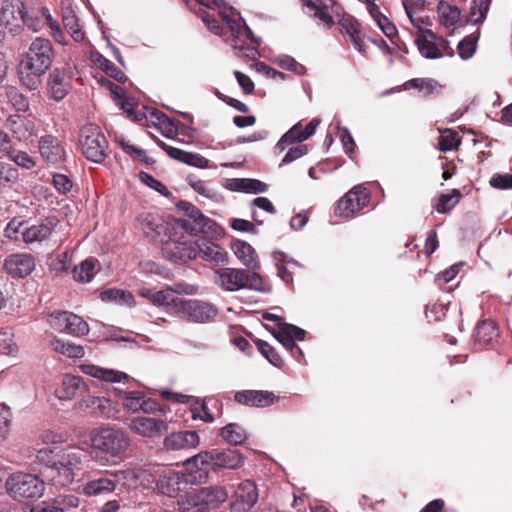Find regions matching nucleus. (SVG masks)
Listing matches in <instances>:
<instances>
[{"label": "nucleus", "mask_w": 512, "mask_h": 512, "mask_svg": "<svg viewBox=\"0 0 512 512\" xmlns=\"http://www.w3.org/2000/svg\"><path fill=\"white\" fill-rule=\"evenodd\" d=\"M6 156L16 165L25 169H32L36 165L34 159L27 152L16 150L13 147Z\"/></svg>", "instance_id": "3c124183"}, {"label": "nucleus", "mask_w": 512, "mask_h": 512, "mask_svg": "<svg viewBox=\"0 0 512 512\" xmlns=\"http://www.w3.org/2000/svg\"><path fill=\"white\" fill-rule=\"evenodd\" d=\"M48 12L49 11L39 3V0H32L24 14L22 26H26L34 32L40 31L46 26V16Z\"/></svg>", "instance_id": "bb28decb"}, {"label": "nucleus", "mask_w": 512, "mask_h": 512, "mask_svg": "<svg viewBox=\"0 0 512 512\" xmlns=\"http://www.w3.org/2000/svg\"><path fill=\"white\" fill-rule=\"evenodd\" d=\"M234 399L242 405L264 408L278 399L273 392L264 390H242L235 393Z\"/></svg>", "instance_id": "6ab92c4d"}, {"label": "nucleus", "mask_w": 512, "mask_h": 512, "mask_svg": "<svg viewBox=\"0 0 512 512\" xmlns=\"http://www.w3.org/2000/svg\"><path fill=\"white\" fill-rule=\"evenodd\" d=\"M460 196L457 189H453L451 194H441L435 209L441 214L448 213L459 202Z\"/></svg>", "instance_id": "09e8293b"}, {"label": "nucleus", "mask_w": 512, "mask_h": 512, "mask_svg": "<svg viewBox=\"0 0 512 512\" xmlns=\"http://www.w3.org/2000/svg\"><path fill=\"white\" fill-rule=\"evenodd\" d=\"M119 414V409L115 403L106 397H100L96 407L95 415L104 419H116Z\"/></svg>", "instance_id": "49530a36"}, {"label": "nucleus", "mask_w": 512, "mask_h": 512, "mask_svg": "<svg viewBox=\"0 0 512 512\" xmlns=\"http://www.w3.org/2000/svg\"><path fill=\"white\" fill-rule=\"evenodd\" d=\"M18 178V171L11 164L0 161V187L12 183Z\"/></svg>", "instance_id": "e2e57ef3"}, {"label": "nucleus", "mask_w": 512, "mask_h": 512, "mask_svg": "<svg viewBox=\"0 0 512 512\" xmlns=\"http://www.w3.org/2000/svg\"><path fill=\"white\" fill-rule=\"evenodd\" d=\"M220 435L230 445H240L247 439L246 431L236 423H229L224 426Z\"/></svg>", "instance_id": "c9c22d12"}, {"label": "nucleus", "mask_w": 512, "mask_h": 512, "mask_svg": "<svg viewBox=\"0 0 512 512\" xmlns=\"http://www.w3.org/2000/svg\"><path fill=\"white\" fill-rule=\"evenodd\" d=\"M476 47H477L476 39L472 36H466L463 40H461L458 43L457 49H458L459 56L463 60L470 59L474 55V53L476 51Z\"/></svg>", "instance_id": "bf43d9fd"}, {"label": "nucleus", "mask_w": 512, "mask_h": 512, "mask_svg": "<svg viewBox=\"0 0 512 512\" xmlns=\"http://www.w3.org/2000/svg\"><path fill=\"white\" fill-rule=\"evenodd\" d=\"M228 498L224 487H205L179 503L181 512H208Z\"/></svg>", "instance_id": "6e6552de"}, {"label": "nucleus", "mask_w": 512, "mask_h": 512, "mask_svg": "<svg viewBox=\"0 0 512 512\" xmlns=\"http://www.w3.org/2000/svg\"><path fill=\"white\" fill-rule=\"evenodd\" d=\"M211 238H202L195 241L197 256L203 260L214 262L216 264L224 263L227 259V253L224 248L214 243Z\"/></svg>", "instance_id": "393cba45"}, {"label": "nucleus", "mask_w": 512, "mask_h": 512, "mask_svg": "<svg viewBox=\"0 0 512 512\" xmlns=\"http://www.w3.org/2000/svg\"><path fill=\"white\" fill-rule=\"evenodd\" d=\"M138 227L151 239L158 238L166 231L162 218L151 213H144L138 217Z\"/></svg>", "instance_id": "c756f323"}, {"label": "nucleus", "mask_w": 512, "mask_h": 512, "mask_svg": "<svg viewBox=\"0 0 512 512\" xmlns=\"http://www.w3.org/2000/svg\"><path fill=\"white\" fill-rule=\"evenodd\" d=\"M100 298L105 302H114L119 305L132 307L135 305V299L131 292L121 289H108L101 293Z\"/></svg>", "instance_id": "f704fd0d"}, {"label": "nucleus", "mask_w": 512, "mask_h": 512, "mask_svg": "<svg viewBox=\"0 0 512 512\" xmlns=\"http://www.w3.org/2000/svg\"><path fill=\"white\" fill-rule=\"evenodd\" d=\"M195 477L182 471H168L160 476L156 486L164 495L176 497L180 492L184 491L189 484L194 483Z\"/></svg>", "instance_id": "2eb2a0df"}, {"label": "nucleus", "mask_w": 512, "mask_h": 512, "mask_svg": "<svg viewBox=\"0 0 512 512\" xmlns=\"http://www.w3.org/2000/svg\"><path fill=\"white\" fill-rule=\"evenodd\" d=\"M405 87L424 91L426 95L432 94L438 87L437 81L428 78H413L405 83Z\"/></svg>", "instance_id": "864d4df0"}, {"label": "nucleus", "mask_w": 512, "mask_h": 512, "mask_svg": "<svg viewBox=\"0 0 512 512\" xmlns=\"http://www.w3.org/2000/svg\"><path fill=\"white\" fill-rule=\"evenodd\" d=\"M56 504L61 508V512H67L79 506V498L75 495H59L55 498Z\"/></svg>", "instance_id": "774afa93"}, {"label": "nucleus", "mask_w": 512, "mask_h": 512, "mask_svg": "<svg viewBox=\"0 0 512 512\" xmlns=\"http://www.w3.org/2000/svg\"><path fill=\"white\" fill-rule=\"evenodd\" d=\"M12 413L4 403H0V443L5 441L10 432Z\"/></svg>", "instance_id": "6e6d98bb"}, {"label": "nucleus", "mask_w": 512, "mask_h": 512, "mask_svg": "<svg viewBox=\"0 0 512 512\" xmlns=\"http://www.w3.org/2000/svg\"><path fill=\"white\" fill-rule=\"evenodd\" d=\"M158 146L164 150L169 157L179 162L198 168L208 167V160L199 153L187 152L179 148L167 145L163 141H158Z\"/></svg>", "instance_id": "a878e982"}, {"label": "nucleus", "mask_w": 512, "mask_h": 512, "mask_svg": "<svg viewBox=\"0 0 512 512\" xmlns=\"http://www.w3.org/2000/svg\"><path fill=\"white\" fill-rule=\"evenodd\" d=\"M256 346L262 356H264L272 365L281 368L284 364L282 358L269 343L263 340H257Z\"/></svg>", "instance_id": "de8ad7c7"}, {"label": "nucleus", "mask_w": 512, "mask_h": 512, "mask_svg": "<svg viewBox=\"0 0 512 512\" xmlns=\"http://www.w3.org/2000/svg\"><path fill=\"white\" fill-rule=\"evenodd\" d=\"M276 339L288 350L292 353L294 357L302 356V350L295 343L293 338L283 330L281 327L277 330Z\"/></svg>", "instance_id": "4d7b16f0"}, {"label": "nucleus", "mask_w": 512, "mask_h": 512, "mask_svg": "<svg viewBox=\"0 0 512 512\" xmlns=\"http://www.w3.org/2000/svg\"><path fill=\"white\" fill-rule=\"evenodd\" d=\"M178 209L183 212V217L177 220V224L190 235H202L211 239H218L223 235L222 228L193 204L180 201Z\"/></svg>", "instance_id": "20e7f679"}, {"label": "nucleus", "mask_w": 512, "mask_h": 512, "mask_svg": "<svg viewBox=\"0 0 512 512\" xmlns=\"http://www.w3.org/2000/svg\"><path fill=\"white\" fill-rule=\"evenodd\" d=\"M343 28L345 29L346 33L348 34L350 41L352 42L354 48L362 55H366L367 46L361 37L359 23L350 22L348 24H343Z\"/></svg>", "instance_id": "a19ab883"}, {"label": "nucleus", "mask_w": 512, "mask_h": 512, "mask_svg": "<svg viewBox=\"0 0 512 512\" xmlns=\"http://www.w3.org/2000/svg\"><path fill=\"white\" fill-rule=\"evenodd\" d=\"M304 140H306V138H304L303 127L300 123H297L280 138L276 144V149L282 152L288 145L301 143Z\"/></svg>", "instance_id": "58836bf2"}, {"label": "nucleus", "mask_w": 512, "mask_h": 512, "mask_svg": "<svg viewBox=\"0 0 512 512\" xmlns=\"http://www.w3.org/2000/svg\"><path fill=\"white\" fill-rule=\"evenodd\" d=\"M88 332V324L80 316L73 313L72 317L68 321L67 330L65 333L81 336L86 335Z\"/></svg>", "instance_id": "5fc2aeb1"}, {"label": "nucleus", "mask_w": 512, "mask_h": 512, "mask_svg": "<svg viewBox=\"0 0 512 512\" xmlns=\"http://www.w3.org/2000/svg\"><path fill=\"white\" fill-rule=\"evenodd\" d=\"M369 200L370 194L367 189L357 185L339 200L335 213L344 218L353 217L356 212L367 206Z\"/></svg>", "instance_id": "4468645a"}, {"label": "nucleus", "mask_w": 512, "mask_h": 512, "mask_svg": "<svg viewBox=\"0 0 512 512\" xmlns=\"http://www.w3.org/2000/svg\"><path fill=\"white\" fill-rule=\"evenodd\" d=\"M44 480L29 473H14L5 481L7 493L17 501L38 499L44 493Z\"/></svg>", "instance_id": "0eeeda50"}, {"label": "nucleus", "mask_w": 512, "mask_h": 512, "mask_svg": "<svg viewBox=\"0 0 512 512\" xmlns=\"http://www.w3.org/2000/svg\"><path fill=\"white\" fill-rule=\"evenodd\" d=\"M232 249L236 257L243 265L248 267L249 270L255 271L260 268L256 251L249 243L238 240L232 245Z\"/></svg>", "instance_id": "7c9ffc66"}, {"label": "nucleus", "mask_w": 512, "mask_h": 512, "mask_svg": "<svg viewBox=\"0 0 512 512\" xmlns=\"http://www.w3.org/2000/svg\"><path fill=\"white\" fill-rule=\"evenodd\" d=\"M144 393L139 391L123 392V407L131 413H136L142 408L141 401Z\"/></svg>", "instance_id": "8fccbe9b"}, {"label": "nucleus", "mask_w": 512, "mask_h": 512, "mask_svg": "<svg viewBox=\"0 0 512 512\" xmlns=\"http://www.w3.org/2000/svg\"><path fill=\"white\" fill-rule=\"evenodd\" d=\"M95 261L93 259L84 260L73 270L74 279L78 282L88 283L94 277Z\"/></svg>", "instance_id": "a18cd8bd"}, {"label": "nucleus", "mask_w": 512, "mask_h": 512, "mask_svg": "<svg viewBox=\"0 0 512 512\" xmlns=\"http://www.w3.org/2000/svg\"><path fill=\"white\" fill-rule=\"evenodd\" d=\"M200 439L195 431H178L167 435L164 438L163 445L168 451H180L196 448Z\"/></svg>", "instance_id": "aec40b11"}, {"label": "nucleus", "mask_w": 512, "mask_h": 512, "mask_svg": "<svg viewBox=\"0 0 512 512\" xmlns=\"http://www.w3.org/2000/svg\"><path fill=\"white\" fill-rule=\"evenodd\" d=\"M201 5L208 8H220L222 9L219 13L222 19L226 22L232 35L235 38L246 37L251 40L255 45H260L261 39L256 37L251 29L246 25L244 19L239 13L235 12L232 8L227 9L224 7L223 0H197Z\"/></svg>", "instance_id": "9d476101"}, {"label": "nucleus", "mask_w": 512, "mask_h": 512, "mask_svg": "<svg viewBox=\"0 0 512 512\" xmlns=\"http://www.w3.org/2000/svg\"><path fill=\"white\" fill-rule=\"evenodd\" d=\"M39 151L42 158L49 164H58L65 159L64 148L58 139L52 135H45L40 138Z\"/></svg>", "instance_id": "5701e85b"}, {"label": "nucleus", "mask_w": 512, "mask_h": 512, "mask_svg": "<svg viewBox=\"0 0 512 512\" xmlns=\"http://www.w3.org/2000/svg\"><path fill=\"white\" fill-rule=\"evenodd\" d=\"M416 13L417 12H411L410 14H407L412 25L421 32V35L427 34L431 38H436L435 34L431 30L425 29V27L431 25L429 18L417 16Z\"/></svg>", "instance_id": "680f3d73"}, {"label": "nucleus", "mask_w": 512, "mask_h": 512, "mask_svg": "<svg viewBox=\"0 0 512 512\" xmlns=\"http://www.w3.org/2000/svg\"><path fill=\"white\" fill-rule=\"evenodd\" d=\"M72 312L68 311H53L46 314L47 322L55 331L65 333L67 324L72 317Z\"/></svg>", "instance_id": "79ce46f5"}, {"label": "nucleus", "mask_w": 512, "mask_h": 512, "mask_svg": "<svg viewBox=\"0 0 512 512\" xmlns=\"http://www.w3.org/2000/svg\"><path fill=\"white\" fill-rule=\"evenodd\" d=\"M82 491L83 494L89 497L106 495L115 491V483L112 481V477L105 474L104 476L86 482Z\"/></svg>", "instance_id": "2f4dec72"}, {"label": "nucleus", "mask_w": 512, "mask_h": 512, "mask_svg": "<svg viewBox=\"0 0 512 512\" xmlns=\"http://www.w3.org/2000/svg\"><path fill=\"white\" fill-rule=\"evenodd\" d=\"M80 143L82 152L88 160L94 163L105 160L108 142L97 125L90 124L81 130Z\"/></svg>", "instance_id": "1a4fd4ad"}, {"label": "nucleus", "mask_w": 512, "mask_h": 512, "mask_svg": "<svg viewBox=\"0 0 512 512\" xmlns=\"http://www.w3.org/2000/svg\"><path fill=\"white\" fill-rule=\"evenodd\" d=\"M191 413L193 419H200L206 423H211L215 419L204 401L196 400L195 405L191 408Z\"/></svg>", "instance_id": "052dcab7"}, {"label": "nucleus", "mask_w": 512, "mask_h": 512, "mask_svg": "<svg viewBox=\"0 0 512 512\" xmlns=\"http://www.w3.org/2000/svg\"><path fill=\"white\" fill-rule=\"evenodd\" d=\"M489 183L495 189H512V174H494Z\"/></svg>", "instance_id": "338daca9"}, {"label": "nucleus", "mask_w": 512, "mask_h": 512, "mask_svg": "<svg viewBox=\"0 0 512 512\" xmlns=\"http://www.w3.org/2000/svg\"><path fill=\"white\" fill-rule=\"evenodd\" d=\"M301 2L303 7L307 9V12L311 13L314 18L318 19L324 25L329 27L333 24V17L328 10L330 6L317 5L314 0H301Z\"/></svg>", "instance_id": "4c0bfd02"}, {"label": "nucleus", "mask_w": 512, "mask_h": 512, "mask_svg": "<svg viewBox=\"0 0 512 512\" xmlns=\"http://www.w3.org/2000/svg\"><path fill=\"white\" fill-rule=\"evenodd\" d=\"M420 54L427 59H438L443 56L442 50L439 46L431 40H428L425 35H419L415 40Z\"/></svg>", "instance_id": "ea45409f"}, {"label": "nucleus", "mask_w": 512, "mask_h": 512, "mask_svg": "<svg viewBox=\"0 0 512 512\" xmlns=\"http://www.w3.org/2000/svg\"><path fill=\"white\" fill-rule=\"evenodd\" d=\"M165 257L174 263H185L197 257L195 242L189 241L185 236L169 238L163 243Z\"/></svg>", "instance_id": "f8f14e48"}, {"label": "nucleus", "mask_w": 512, "mask_h": 512, "mask_svg": "<svg viewBox=\"0 0 512 512\" xmlns=\"http://www.w3.org/2000/svg\"><path fill=\"white\" fill-rule=\"evenodd\" d=\"M63 24L65 29L70 33L71 37L76 42H81L84 40V32L81 30L78 24V19L72 10L64 12Z\"/></svg>", "instance_id": "37998d69"}, {"label": "nucleus", "mask_w": 512, "mask_h": 512, "mask_svg": "<svg viewBox=\"0 0 512 512\" xmlns=\"http://www.w3.org/2000/svg\"><path fill=\"white\" fill-rule=\"evenodd\" d=\"M138 294L157 306L168 305L171 301V293L167 290L154 291L149 288H141L138 290Z\"/></svg>", "instance_id": "c03bdc74"}, {"label": "nucleus", "mask_w": 512, "mask_h": 512, "mask_svg": "<svg viewBox=\"0 0 512 512\" xmlns=\"http://www.w3.org/2000/svg\"><path fill=\"white\" fill-rule=\"evenodd\" d=\"M498 336L499 332L495 322L484 320L476 327L475 345L482 349L484 346L491 344Z\"/></svg>", "instance_id": "72a5a7b5"}, {"label": "nucleus", "mask_w": 512, "mask_h": 512, "mask_svg": "<svg viewBox=\"0 0 512 512\" xmlns=\"http://www.w3.org/2000/svg\"><path fill=\"white\" fill-rule=\"evenodd\" d=\"M93 459L100 466L116 463L126 454L130 446V437L123 429L116 426H104L91 432Z\"/></svg>", "instance_id": "f03ea898"}, {"label": "nucleus", "mask_w": 512, "mask_h": 512, "mask_svg": "<svg viewBox=\"0 0 512 512\" xmlns=\"http://www.w3.org/2000/svg\"><path fill=\"white\" fill-rule=\"evenodd\" d=\"M106 475L112 477L115 483V490L118 486L123 488L135 487L141 475V470L137 468H125L114 471H106Z\"/></svg>", "instance_id": "473e14b6"}, {"label": "nucleus", "mask_w": 512, "mask_h": 512, "mask_svg": "<svg viewBox=\"0 0 512 512\" xmlns=\"http://www.w3.org/2000/svg\"><path fill=\"white\" fill-rule=\"evenodd\" d=\"M5 269L14 278H25L35 269V259L31 254L18 253L6 258Z\"/></svg>", "instance_id": "a211bd4d"}, {"label": "nucleus", "mask_w": 512, "mask_h": 512, "mask_svg": "<svg viewBox=\"0 0 512 512\" xmlns=\"http://www.w3.org/2000/svg\"><path fill=\"white\" fill-rule=\"evenodd\" d=\"M53 57V47L48 39L39 37L33 40L19 63L21 83L30 91L36 90L41 84V77L51 67Z\"/></svg>", "instance_id": "f257e3e1"}, {"label": "nucleus", "mask_w": 512, "mask_h": 512, "mask_svg": "<svg viewBox=\"0 0 512 512\" xmlns=\"http://www.w3.org/2000/svg\"><path fill=\"white\" fill-rule=\"evenodd\" d=\"M9 101L17 111H26L29 108L28 99L15 88H11L7 92Z\"/></svg>", "instance_id": "0e129e2a"}, {"label": "nucleus", "mask_w": 512, "mask_h": 512, "mask_svg": "<svg viewBox=\"0 0 512 512\" xmlns=\"http://www.w3.org/2000/svg\"><path fill=\"white\" fill-rule=\"evenodd\" d=\"M86 391L87 386L80 376L65 375L56 395L60 400H71Z\"/></svg>", "instance_id": "cd10ccee"}, {"label": "nucleus", "mask_w": 512, "mask_h": 512, "mask_svg": "<svg viewBox=\"0 0 512 512\" xmlns=\"http://www.w3.org/2000/svg\"><path fill=\"white\" fill-rule=\"evenodd\" d=\"M80 368L84 374L105 382L119 383L128 379V375L124 372L102 368L93 364H83Z\"/></svg>", "instance_id": "c85d7f7f"}, {"label": "nucleus", "mask_w": 512, "mask_h": 512, "mask_svg": "<svg viewBox=\"0 0 512 512\" xmlns=\"http://www.w3.org/2000/svg\"><path fill=\"white\" fill-rule=\"evenodd\" d=\"M215 282L225 291L234 292L249 289L258 292H268L262 277L249 269L220 268L215 272Z\"/></svg>", "instance_id": "39448f33"}, {"label": "nucleus", "mask_w": 512, "mask_h": 512, "mask_svg": "<svg viewBox=\"0 0 512 512\" xmlns=\"http://www.w3.org/2000/svg\"><path fill=\"white\" fill-rule=\"evenodd\" d=\"M57 224L54 217L46 218L45 221L33 224L21 231L23 241L26 244L42 242L46 240L53 232Z\"/></svg>", "instance_id": "4be33fe9"}, {"label": "nucleus", "mask_w": 512, "mask_h": 512, "mask_svg": "<svg viewBox=\"0 0 512 512\" xmlns=\"http://www.w3.org/2000/svg\"><path fill=\"white\" fill-rule=\"evenodd\" d=\"M68 252H62L49 259L48 265L50 269L56 273H61L68 270Z\"/></svg>", "instance_id": "69168bd1"}, {"label": "nucleus", "mask_w": 512, "mask_h": 512, "mask_svg": "<svg viewBox=\"0 0 512 512\" xmlns=\"http://www.w3.org/2000/svg\"><path fill=\"white\" fill-rule=\"evenodd\" d=\"M459 144L458 134L450 129L444 130L439 138L438 147L446 152L454 149Z\"/></svg>", "instance_id": "13d9d810"}, {"label": "nucleus", "mask_w": 512, "mask_h": 512, "mask_svg": "<svg viewBox=\"0 0 512 512\" xmlns=\"http://www.w3.org/2000/svg\"><path fill=\"white\" fill-rule=\"evenodd\" d=\"M5 125L13 137L19 141H27L35 135L33 121L24 116L18 114L10 115L6 119Z\"/></svg>", "instance_id": "b1692460"}, {"label": "nucleus", "mask_w": 512, "mask_h": 512, "mask_svg": "<svg viewBox=\"0 0 512 512\" xmlns=\"http://www.w3.org/2000/svg\"><path fill=\"white\" fill-rule=\"evenodd\" d=\"M57 459L47 464L41 471L44 484L56 488L67 487L75 479V471L80 470L85 459V452L78 447H67L57 454Z\"/></svg>", "instance_id": "7ed1b4c3"}, {"label": "nucleus", "mask_w": 512, "mask_h": 512, "mask_svg": "<svg viewBox=\"0 0 512 512\" xmlns=\"http://www.w3.org/2000/svg\"><path fill=\"white\" fill-rule=\"evenodd\" d=\"M437 10L440 17V22L446 26H454L460 19V9L445 1H440L437 5Z\"/></svg>", "instance_id": "e433bc0d"}, {"label": "nucleus", "mask_w": 512, "mask_h": 512, "mask_svg": "<svg viewBox=\"0 0 512 512\" xmlns=\"http://www.w3.org/2000/svg\"><path fill=\"white\" fill-rule=\"evenodd\" d=\"M48 92L51 98L60 101L68 94L71 83L70 78L64 68H54L47 82Z\"/></svg>", "instance_id": "412c9836"}, {"label": "nucleus", "mask_w": 512, "mask_h": 512, "mask_svg": "<svg viewBox=\"0 0 512 512\" xmlns=\"http://www.w3.org/2000/svg\"><path fill=\"white\" fill-rule=\"evenodd\" d=\"M258 500V492L254 482L245 480L235 490L234 501L231 505L232 512H247Z\"/></svg>", "instance_id": "f3484780"}, {"label": "nucleus", "mask_w": 512, "mask_h": 512, "mask_svg": "<svg viewBox=\"0 0 512 512\" xmlns=\"http://www.w3.org/2000/svg\"><path fill=\"white\" fill-rule=\"evenodd\" d=\"M129 428L139 436L155 438L167 432L168 424L161 419L138 416L131 419Z\"/></svg>", "instance_id": "dca6fc26"}, {"label": "nucleus", "mask_w": 512, "mask_h": 512, "mask_svg": "<svg viewBox=\"0 0 512 512\" xmlns=\"http://www.w3.org/2000/svg\"><path fill=\"white\" fill-rule=\"evenodd\" d=\"M32 0H4L1 7V23L12 34L20 31L24 14Z\"/></svg>", "instance_id": "ddd939ff"}, {"label": "nucleus", "mask_w": 512, "mask_h": 512, "mask_svg": "<svg viewBox=\"0 0 512 512\" xmlns=\"http://www.w3.org/2000/svg\"><path fill=\"white\" fill-rule=\"evenodd\" d=\"M272 257L275 261L278 276L285 283H291L293 280L292 274L285 266V262L287 261V255L282 251H275L273 252Z\"/></svg>", "instance_id": "603ef678"}, {"label": "nucleus", "mask_w": 512, "mask_h": 512, "mask_svg": "<svg viewBox=\"0 0 512 512\" xmlns=\"http://www.w3.org/2000/svg\"><path fill=\"white\" fill-rule=\"evenodd\" d=\"M244 463L243 456L232 449L202 451L186 460L185 465L198 470H209L214 468L238 469Z\"/></svg>", "instance_id": "423d86ee"}, {"label": "nucleus", "mask_w": 512, "mask_h": 512, "mask_svg": "<svg viewBox=\"0 0 512 512\" xmlns=\"http://www.w3.org/2000/svg\"><path fill=\"white\" fill-rule=\"evenodd\" d=\"M175 308L181 318L194 323L210 322L218 314L213 304L197 299L179 300Z\"/></svg>", "instance_id": "9b49d317"}]
</instances>
